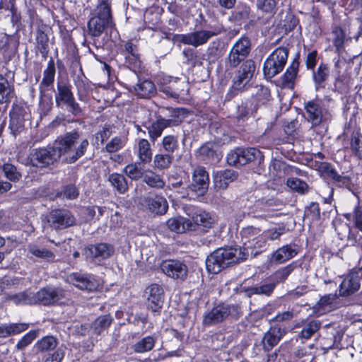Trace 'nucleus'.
<instances>
[{"label": "nucleus", "instance_id": "nucleus-12", "mask_svg": "<svg viewBox=\"0 0 362 362\" xmlns=\"http://www.w3.org/2000/svg\"><path fill=\"white\" fill-rule=\"evenodd\" d=\"M68 281L81 290L93 291L99 286V281L93 275L73 273L68 276Z\"/></svg>", "mask_w": 362, "mask_h": 362}, {"label": "nucleus", "instance_id": "nucleus-63", "mask_svg": "<svg viewBox=\"0 0 362 362\" xmlns=\"http://www.w3.org/2000/svg\"><path fill=\"white\" fill-rule=\"evenodd\" d=\"M267 241L264 231H262V230L260 229V230L259 231L258 236L255 238L253 243H252V244L250 245V251H252L253 249L262 250L264 247H265Z\"/></svg>", "mask_w": 362, "mask_h": 362}, {"label": "nucleus", "instance_id": "nucleus-4", "mask_svg": "<svg viewBox=\"0 0 362 362\" xmlns=\"http://www.w3.org/2000/svg\"><path fill=\"white\" fill-rule=\"evenodd\" d=\"M59 158V150L56 148L54 141L52 146L33 150L28 157L26 163L42 168L54 164Z\"/></svg>", "mask_w": 362, "mask_h": 362}, {"label": "nucleus", "instance_id": "nucleus-48", "mask_svg": "<svg viewBox=\"0 0 362 362\" xmlns=\"http://www.w3.org/2000/svg\"><path fill=\"white\" fill-rule=\"evenodd\" d=\"M294 269L293 264H288L278 269L272 276V279L276 284L284 282Z\"/></svg>", "mask_w": 362, "mask_h": 362}, {"label": "nucleus", "instance_id": "nucleus-24", "mask_svg": "<svg viewBox=\"0 0 362 362\" xmlns=\"http://www.w3.org/2000/svg\"><path fill=\"white\" fill-rule=\"evenodd\" d=\"M237 178V173L233 170H226L217 172L214 176V183L216 187L226 189L230 182Z\"/></svg>", "mask_w": 362, "mask_h": 362}, {"label": "nucleus", "instance_id": "nucleus-34", "mask_svg": "<svg viewBox=\"0 0 362 362\" xmlns=\"http://www.w3.org/2000/svg\"><path fill=\"white\" fill-rule=\"evenodd\" d=\"M193 223L194 228L196 226H201L204 228H211L214 223V218L211 216L206 212L200 211L197 212L192 216Z\"/></svg>", "mask_w": 362, "mask_h": 362}, {"label": "nucleus", "instance_id": "nucleus-13", "mask_svg": "<svg viewBox=\"0 0 362 362\" xmlns=\"http://www.w3.org/2000/svg\"><path fill=\"white\" fill-rule=\"evenodd\" d=\"M48 222L56 229L71 226L74 223V218L71 213L65 209H56L50 212Z\"/></svg>", "mask_w": 362, "mask_h": 362}, {"label": "nucleus", "instance_id": "nucleus-6", "mask_svg": "<svg viewBox=\"0 0 362 362\" xmlns=\"http://www.w3.org/2000/svg\"><path fill=\"white\" fill-rule=\"evenodd\" d=\"M57 90L55 93V102L57 107L66 105L67 110L74 115L81 112V109L76 103L71 91V86L67 82L57 83Z\"/></svg>", "mask_w": 362, "mask_h": 362}, {"label": "nucleus", "instance_id": "nucleus-30", "mask_svg": "<svg viewBox=\"0 0 362 362\" xmlns=\"http://www.w3.org/2000/svg\"><path fill=\"white\" fill-rule=\"evenodd\" d=\"M321 322L317 320H310L304 321L303 328L298 334V337L303 339H309L320 328Z\"/></svg>", "mask_w": 362, "mask_h": 362}, {"label": "nucleus", "instance_id": "nucleus-9", "mask_svg": "<svg viewBox=\"0 0 362 362\" xmlns=\"http://www.w3.org/2000/svg\"><path fill=\"white\" fill-rule=\"evenodd\" d=\"M221 33L219 30H200L187 34H182L178 36L180 42L192 45L194 47L206 44L208 40Z\"/></svg>", "mask_w": 362, "mask_h": 362}, {"label": "nucleus", "instance_id": "nucleus-50", "mask_svg": "<svg viewBox=\"0 0 362 362\" xmlns=\"http://www.w3.org/2000/svg\"><path fill=\"white\" fill-rule=\"evenodd\" d=\"M162 146L168 153H173L178 148L177 138L173 135H168L163 138Z\"/></svg>", "mask_w": 362, "mask_h": 362}, {"label": "nucleus", "instance_id": "nucleus-14", "mask_svg": "<svg viewBox=\"0 0 362 362\" xmlns=\"http://www.w3.org/2000/svg\"><path fill=\"white\" fill-rule=\"evenodd\" d=\"M255 71V62L252 60L245 61L240 66L233 80V87L237 90L243 88L252 78Z\"/></svg>", "mask_w": 362, "mask_h": 362}, {"label": "nucleus", "instance_id": "nucleus-25", "mask_svg": "<svg viewBox=\"0 0 362 362\" xmlns=\"http://www.w3.org/2000/svg\"><path fill=\"white\" fill-rule=\"evenodd\" d=\"M308 119L313 125L317 126L322 120V112L320 105L315 101H309L305 106Z\"/></svg>", "mask_w": 362, "mask_h": 362}, {"label": "nucleus", "instance_id": "nucleus-46", "mask_svg": "<svg viewBox=\"0 0 362 362\" xmlns=\"http://www.w3.org/2000/svg\"><path fill=\"white\" fill-rule=\"evenodd\" d=\"M144 181L151 187L163 188L165 182L159 175L150 171L144 175Z\"/></svg>", "mask_w": 362, "mask_h": 362}, {"label": "nucleus", "instance_id": "nucleus-15", "mask_svg": "<svg viewBox=\"0 0 362 362\" xmlns=\"http://www.w3.org/2000/svg\"><path fill=\"white\" fill-rule=\"evenodd\" d=\"M192 185L190 189L197 192L199 195H203L207 190L209 185V173L203 167H197L193 173Z\"/></svg>", "mask_w": 362, "mask_h": 362}, {"label": "nucleus", "instance_id": "nucleus-11", "mask_svg": "<svg viewBox=\"0 0 362 362\" xmlns=\"http://www.w3.org/2000/svg\"><path fill=\"white\" fill-rule=\"evenodd\" d=\"M65 292L62 288H44L33 294L35 303H40L45 305L54 304L64 297Z\"/></svg>", "mask_w": 362, "mask_h": 362}, {"label": "nucleus", "instance_id": "nucleus-17", "mask_svg": "<svg viewBox=\"0 0 362 362\" xmlns=\"http://www.w3.org/2000/svg\"><path fill=\"white\" fill-rule=\"evenodd\" d=\"M158 86L160 91L167 96L177 98L180 95V91L183 90L180 87L170 86L177 83V78H173L170 76H160L158 79Z\"/></svg>", "mask_w": 362, "mask_h": 362}, {"label": "nucleus", "instance_id": "nucleus-57", "mask_svg": "<svg viewBox=\"0 0 362 362\" xmlns=\"http://www.w3.org/2000/svg\"><path fill=\"white\" fill-rule=\"evenodd\" d=\"M37 337V332L31 330L25 334L17 343L16 348L19 350L23 349L29 345Z\"/></svg>", "mask_w": 362, "mask_h": 362}, {"label": "nucleus", "instance_id": "nucleus-23", "mask_svg": "<svg viewBox=\"0 0 362 362\" xmlns=\"http://www.w3.org/2000/svg\"><path fill=\"white\" fill-rule=\"evenodd\" d=\"M286 333L281 328L272 327L268 330L263 338L262 343L265 350L269 351L275 346L280 341L282 336Z\"/></svg>", "mask_w": 362, "mask_h": 362}, {"label": "nucleus", "instance_id": "nucleus-3", "mask_svg": "<svg viewBox=\"0 0 362 362\" xmlns=\"http://www.w3.org/2000/svg\"><path fill=\"white\" fill-rule=\"evenodd\" d=\"M98 12L88 23L89 34L93 37H99L105 28L112 25L110 8L106 0H100L98 6Z\"/></svg>", "mask_w": 362, "mask_h": 362}, {"label": "nucleus", "instance_id": "nucleus-21", "mask_svg": "<svg viewBox=\"0 0 362 362\" xmlns=\"http://www.w3.org/2000/svg\"><path fill=\"white\" fill-rule=\"evenodd\" d=\"M297 254V246L296 245H286L273 253L272 261L281 264L293 258Z\"/></svg>", "mask_w": 362, "mask_h": 362}, {"label": "nucleus", "instance_id": "nucleus-19", "mask_svg": "<svg viewBox=\"0 0 362 362\" xmlns=\"http://www.w3.org/2000/svg\"><path fill=\"white\" fill-rule=\"evenodd\" d=\"M144 204L151 213L163 215L167 212L168 204L161 196L148 197L144 199Z\"/></svg>", "mask_w": 362, "mask_h": 362}, {"label": "nucleus", "instance_id": "nucleus-52", "mask_svg": "<svg viewBox=\"0 0 362 362\" xmlns=\"http://www.w3.org/2000/svg\"><path fill=\"white\" fill-rule=\"evenodd\" d=\"M337 299L336 294L325 295L320 299L318 305L325 310L333 309L337 306Z\"/></svg>", "mask_w": 362, "mask_h": 362}, {"label": "nucleus", "instance_id": "nucleus-36", "mask_svg": "<svg viewBox=\"0 0 362 362\" xmlns=\"http://www.w3.org/2000/svg\"><path fill=\"white\" fill-rule=\"evenodd\" d=\"M108 180L111 185L121 194L124 193L128 189L126 178L121 174L112 173L110 175Z\"/></svg>", "mask_w": 362, "mask_h": 362}, {"label": "nucleus", "instance_id": "nucleus-41", "mask_svg": "<svg viewBox=\"0 0 362 362\" xmlns=\"http://www.w3.org/2000/svg\"><path fill=\"white\" fill-rule=\"evenodd\" d=\"M287 186L299 194H305L309 191L308 185L298 177H290L286 182Z\"/></svg>", "mask_w": 362, "mask_h": 362}, {"label": "nucleus", "instance_id": "nucleus-47", "mask_svg": "<svg viewBox=\"0 0 362 362\" xmlns=\"http://www.w3.org/2000/svg\"><path fill=\"white\" fill-rule=\"evenodd\" d=\"M173 160V157L170 153L168 154H156L154 156V165L158 169L168 168Z\"/></svg>", "mask_w": 362, "mask_h": 362}, {"label": "nucleus", "instance_id": "nucleus-33", "mask_svg": "<svg viewBox=\"0 0 362 362\" xmlns=\"http://www.w3.org/2000/svg\"><path fill=\"white\" fill-rule=\"evenodd\" d=\"M240 165H244L249 162L260 158L261 152L255 148H239Z\"/></svg>", "mask_w": 362, "mask_h": 362}, {"label": "nucleus", "instance_id": "nucleus-40", "mask_svg": "<svg viewBox=\"0 0 362 362\" xmlns=\"http://www.w3.org/2000/svg\"><path fill=\"white\" fill-rule=\"evenodd\" d=\"M155 342L156 340L153 337L148 336L137 341L133 346V349L137 353L147 352L154 347Z\"/></svg>", "mask_w": 362, "mask_h": 362}, {"label": "nucleus", "instance_id": "nucleus-32", "mask_svg": "<svg viewBox=\"0 0 362 362\" xmlns=\"http://www.w3.org/2000/svg\"><path fill=\"white\" fill-rule=\"evenodd\" d=\"M28 253L33 256L51 262L54 261L55 255L53 252L37 245H29L28 247Z\"/></svg>", "mask_w": 362, "mask_h": 362}, {"label": "nucleus", "instance_id": "nucleus-18", "mask_svg": "<svg viewBox=\"0 0 362 362\" xmlns=\"http://www.w3.org/2000/svg\"><path fill=\"white\" fill-rule=\"evenodd\" d=\"M359 278L352 270L344 279L339 286V295L341 296H349L356 293L360 288Z\"/></svg>", "mask_w": 362, "mask_h": 362}, {"label": "nucleus", "instance_id": "nucleus-35", "mask_svg": "<svg viewBox=\"0 0 362 362\" xmlns=\"http://www.w3.org/2000/svg\"><path fill=\"white\" fill-rule=\"evenodd\" d=\"M286 231L287 230L286 226L283 223L276 224L274 226H272L267 230H264L266 241H274L279 240L282 235L286 233Z\"/></svg>", "mask_w": 362, "mask_h": 362}, {"label": "nucleus", "instance_id": "nucleus-31", "mask_svg": "<svg viewBox=\"0 0 362 362\" xmlns=\"http://www.w3.org/2000/svg\"><path fill=\"white\" fill-rule=\"evenodd\" d=\"M137 154L141 163H148L152 159V151L147 139H141L138 142Z\"/></svg>", "mask_w": 362, "mask_h": 362}, {"label": "nucleus", "instance_id": "nucleus-37", "mask_svg": "<svg viewBox=\"0 0 362 362\" xmlns=\"http://www.w3.org/2000/svg\"><path fill=\"white\" fill-rule=\"evenodd\" d=\"M13 88L7 78L0 74V103L8 102L11 98Z\"/></svg>", "mask_w": 362, "mask_h": 362}, {"label": "nucleus", "instance_id": "nucleus-42", "mask_svg": "<svg viewBox=\"0 0 362 362\" xmlns=\"http://www.w3.org/2000/svg\"><path fill=\"white\" fill-rule=\"evenodd\" d=\"M298 69V63L293 62L286 69L283 76V84L284 86L291 87L297 76Z\"/></svg>", "mask_w": 362, "mask_h": 362}, {"label": "nucleus", "instance_id": "nucleus-27", "mask_svg": "<svg viewBox=\"0 0 362 362\" xmlns=\"http://www.w3.org/2000/svg\"><path fill=\"white\" fill-rule=\"evenodd\" d=\"M28 327L27 323L2 324L0 325V338L19 334L28 329Z\"/></svg>", "mask_w": 362, "mask_h": 362}, {"label": "nucleus", "instance_id": "nucleus-62", "mask_svg": "<svg viewBox=\"0 0 362 362\" xmlns=\"http://www.w3.org/2000/svg\"><path fill=\"white\" fill-rule=\"evenodd\" d=\"M297 314L293 310L284 311L277 314L272 320L276 322H286L291 321Z\"/></svg>", "mask_w": 362, "mask_h": 362}, {"label": "nucleus", "instance_id": "nucleus-61", "mask_svg": "<svg viewBox=\"0 0 362 362\" xmlns=\"http://www.w3.org/2000/svg\"><path fill=\"white\" fill-rule=\"evenodd\" d=\"M12 300L17 305L35 303L34 296L33 293L28 294L26 293H21L13 296Z\"/></svg>", "mask_w": 362, "mask_h": 362}, {"label": "nucleus", "instance_id": "nucleus-7", "mask_svg": "<svg viewBox=\"0 0 362 362\" xmlns=\"http://www.w3.org/2000/svg\"><path fill=\"white\" fill-rule=\"evenodd\" d=\"M237 313L238 307L235 305L219 304L204 315L203 324L205 326H211L223 321L229 315H235Z\"/></svg>", "mask_w": 362, "mask_h": 362}, {"label": "nucleus", "instance_id": "nucleus-56", "mask_svg": "<svg viewBox=\"0 0 362 362\" xmlns=\"http://www.w3.org/2000/svg\"><path fill=\"white\" fill-rule=\"evenodd\" d=\"M257 6L262 11L272 14L276 10V1L275 0H258Z\"/></svg>", "mask_w": 362, "mask_h": 362}, {"label": "nucleus", "instance_id": "nucleus-16", "mask_svg": "<svg viewBox=\"0 0 362 362\" xmlns=\"http://www.w3.org/2000/svg\"><path fill=\"white\" fill-rule=\"evenodd\" d=\"M113 252V247L107 243L91 245L85 250V255L87 257L96 259L99 261L109 258Z\"/></svg>", "mask_w": 362, "mask_h": 362}, {"label": "nucleus", "instance_id": "nucleus-60", "mask_svg": "<svg viewBox=\"0 0 362 362\" xmlns=\"http://www.w3.org/2000/svg\"><path fill=\"white\" fill-rule=\"evenodd\" d=\"M276 284L274 283L265 284L262 286L254 287L251 289L252 293L270 296Z\"/></svg>", "mask_w": 362, "mask_h": 362}, {"label": "nucleus", "instance_id": "nucleus-53", "mask_svg": "<svg viewBox=\"0 0 362 362\" xmlns=\"http://www.w3.org/2000/svg\"><path fill=\"white\" fill-rule=\"evenodd\" d=\"M351 216L356 228L362 232V206L359 203L354 207L352 214H346L344 215L348 220L351 218Z\"/></svg>", "mask_w": 362, "mask_h": 362}, {"label": "nucleus", "instance_id": "nucleus-43", "mask_svg": "<svg viewBox=\"0 0 362 362\" xmlns=\"http://www.w3.org/2000/svg\"><path fill=\"white\" fill-rule=\"evenodd\" d=\"M112 320V317L107 315L98 317L92 324L94 332L100 334L111 325Z\"/></svg>", "mask_w": 362, "mask_h": 362}, {"label": "nucleus", "instance_id": "nucleus-54", "mask_svg": "<svg viewBox=\"0 0 362 362\" xmlns=\"http://www.w3.org/2000/svg\"><path fill=\"white\" fill-rule=\"evenodd\" d=\"M245 59V58L242 55H239V54L231 49L226 61V66L227 69L235 68L243 62Z\"/></svg>", "mask_w": 362, "mask_h": 362}, {"label": "nucleus", "instance_id": "nucleus-29", "mask_svg": "<svg viewBox=\"0 0 362 362\" xmlns=\"http://www.w3.org/2000/svg\"><path fill=\"white\" fill-rule=\"evenodd\" d=\"M134 91L139 98H148L155 94L156 87L152 81L144 80L139 82L134 86Z\"/></svg>", "mask_w": 362, "mask_h": 362}, {"label": "nucleus", "instance_id": "nucleus-26", "mask_svg": "<svg viewBox=\"0 0 362 362\" xmlns=\"http://www.w3.org/2000/svg\"><path fill=\"white\" fill-rule=\"evenodd\" d=\"M172 124L171 119H166L164 118H159L156 122H153L148 127V132L150 139L154 141L162 134L163 131L170 127Z\"/></svg>", "mask_w": 362, "mask_h": 362}, {"label": "nucleus", "instance_id": "nucleus-20", "mask_svg": "<svg viewBox=\"0 0 362 362\" xmlns=\"http://www.w3.org/2000/svg\"><path fill=\"white\" fill-rule=\"evenodd\" d=\"M259 228L254 227L252 226L243 228L240 231L241 241L243 248H240L242 252H247V257L249 255H252L253 251H250V245L253 243L255 238L259 235Z\"/></svg>", "mask_w": 362, "mask_h": 362}, {"label": "nucleus", "instance_id": "nucleus-55", "mask_svg": "<svg viewBox=\"0 0 362 362\" xmlns=\"http://www.w3.org/2000/svg\"><path fill=\"white\" fill-rule=\"evenodd\" d=\"M285 163L278 160H274L269 165V173L274 177H281L285 174Z\"/></svg>", "mask_w": 362, "mask_h": 362}, {"label": "nucleus", "instance_id": "nucleus-1", "mask_svg": "<svg viewBox=\"0 0 362 362\" xmlns=\"http://www.w3.org/2000/svg\"><path fill=\"white\" fill-rule=\"evenodd\" d=\"M55 145L58 148L60 158L63 157L68 163H74L85 154L89 142L78 132H73L58 136Z\"/></svg>", "mask_w": 362, "mask_h": 362}, {"label": "nucleus", "instance_id": "nucleus-2", "mask_svg": "<svg viewBox=\"0 0 362 362\" xmlns=\"http://www.w3.org/2000/svg\"><path fill=\"white\" fill-rule=\"evenodd\" d=\"M247 252L235 247H221L216 250L206 259V267L211 274H218L229 264L245 259Z\"/></svg>", "mask_w": 362, "mask_h": 362}, {"label": "nucleus", "instance_id": "nucleus-49", "mask_svg": "<svg viewBox=\"0 0 362 362\" xmlns=\"http://www.w3.org/2000/svg\"><path fill=\"white\" fill-rule=\"evenodd\" d=\"M127 142L124 136H115L109 141L105 146V149L109 153L116 152L122 148Z\"/></svg>", "mask_w": 362, "mask_h": 362}, {"label": "nucleus", "instance_id": "nucleus-64", "mask_svg": "<svg viewBox=\"0 0 362 362\" xmlns=\"http://www.w3.org/2000/svg\"><path fill=\"white\" fill-rule=\"evenodd\" d=\"M64 357V352L57 349L52 354H47L43 356V362H61Z\"/></svg>", "mask_w": 362, "mask_h": 362}, {"label": "nucleus", "instance_id": "nucleus-44", "mask_svg": "<svg viewBox=\"0 0 362 362\" xmlns=\"http://www.w3.org/2000/svg\"><path fill=\"white\" fill-rule=\"evenodd\" d=\"M231 49L239 54V55L240 54L246 58L250 50V40L247 37H241L233 45Z\"/></svg>", "mask_w": 362, "mask_h": 362}, {"label": "nucleus", "instance_id": "nucleus-58", "mask_svg": "<svg viewBox=\"0 0 362 362\" xmlns=\"http://www.w3.org/2000/svg\"><path fill=\"white\" fill-rule=\"evenodd\" d=\"M199 153L200 156H204L209 159H214V157L218 158L214 146L211 143H206L202 145L199 149Z\"/></svg>", "mask_w": 362, "mask_h": 362}, {"label": "nucleus", "instance_id": "nucleus-59", "mask_svg": "<svg viewBox=\"0 0 362 362\" xmlns=\"http://www.w3.org/2000/svg\"><path fill=\"white\" fill-rule=\"evenodd\" d=\"M360 137L361 134L359 132H354L351 135V149L354 151L355 155L359 158H362V151L360 147Z\"/></svg>", "mask_w": 362, "mask_h": 362}, {"label": "nucleus", "instance_id": "nucleus-38", "mask_svg": "<svg viewBox=\"0 0 362 362\" xmlns=\"http://www.w3.org/2000/svg\"><path fill=\"white\" fill-rule=\"evenodd\" d=\"M57 346V339L52 336H46L38 340L35 348L39 351H47L54 349Z\"/></svg>", "mask_w": 362, "mask_h": 362}, {"label": "nucleus", "instance_id": "nucleus-8", "mask_svg": "<svg viewBox=\"0 0 362 362\" xmlns=\"http://www.w3.org/2000/svg\"><path fill=\"white\" fill-rule=\"evenodd\" d=\"M160 268L163 274L175 280L184 281L187 276L188 268L178 259H165L162 261Z\"/></svg>", "mask_w": 362, "mask_h": 362}, {"label": "nucleus", "instance_id": "nucleus-5", "mask_svg": "<svg viewBox=\"0 0 362 362\" xmlns=\"http://www.w3.org/2000/svg\"><path fill=\"white\" fill-rule=\"evenodd\" d=\"M288 55L286 48L279 47L269 54L264 63L263 71L266 78H272L284 68Z\"/></svg>", "mask_w": 362, "mask_h": 362}, {"label": "nucleus", "instance_id": "nucleus-22", "mask_svg": "<svg viewBox=\"0 0 362 362\" xmlns=\"http://www.w3.org/2000/svg\"><path fill=\"white\" fill-rule=\"evenodd\" d=\"M167 226L171 231L177 233H184L187 230H194V226L192 224V222L181 216L168 219L167 221Z\"/></svg>", "mask_w": 362, "mask_h": 362}, {"label": "nucleus", "instance_id": "nucleus-51", "mask_svg": "<svg viewBox=\"0 0 362 362\" xmlns=\"http://www.w3.org/2000/svg\"><path fill=\"white\" fill-rule=\"evenodd\" d=\"M3 171L6 178L12 182L18 181L21 177V174L16 167L11 163H5L3 165Z\"/></svg>", "mask_w": 362, "mask_h": 362}, {"label": "nucleus", "instance_id": "nucleus-10", "mask_svg": "<svg viewBox=\"0 0 362 362\" xmlns=\"http://www.w3.org/2000/svg\"><path fill=\"white\" fill-rule=\"evenodd\" d=\"M146 305L152 312H159L163 307L164 291L158 284H153L145 290Z\"/></svg>", "mask_w": 362, "mask_h": 362}, {"label": "nucleus", "instance_id": "nucleus-28", "mask_svg": "<svg viewBox=\"0 0 362 362\" xmlns=\"http://www.w3.org/2000/svg\"><path fill=\"white\" fill-rule=\"evenodd\" d=\"M55 76V66L52 59L48 63L47 68L43 71V78L40 83V92L45 91L49 86L53 85Z\"/></svg>", "mask_w": 362, "mask_h": 362}, {"label": "nucleus", "instance_id": "nucleus-39", "mask_svg": "<svg viewBox=\"0 0 362 362\" xmlns=\"http://www.w3.org/2000/svg\"><path fill=\"white\" fill-rule=\"evenodd\" d=\"M329 74V68L325 64H320L317 71L313 73V80L317 90L323 86L322 84L328 78Z\"/></svg>", "mask_w": 362, "mask_h": 362}, {"label": "nucleus", "instance_id": "nucleus-45", "mask_svg": "<svg viewBox=\"0 0 362 362\" xmlns=\"http://www.w3.org/2000/svg\"><path fill=\"white\" fill-rule=\"evenodd\" d=\"M124 173L132 180H138L143 176L144 169L140 163L127 165L124 169Z\"/></svg>", "mask_w": 362, "mask_h": 362}]
</instances>
